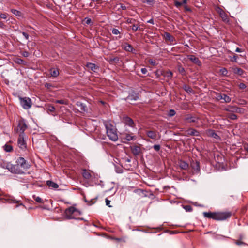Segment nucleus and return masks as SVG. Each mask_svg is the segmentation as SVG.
Wrapping results in <instances>:
<instances>
[{
  "label": "nucleus",
  "instance_id": "14",
  "mask_svg": "<svg viewBox=\"0 0 248 248\" xmlns=\"http://www.w3.org/2000/svg\"><path fill=\"white\" fill-rule=\"evenodd\" d=\"M130 148L131 152L135 156L139 155L141 153V149L139 146L134 145Z\"/></svg>",
  "mask_w": 248,
  "mask_h": 248
},
{
  "label": "nucleus",
  "instance_id": "42",
  "mask_svg": "<svg viewBox=\"0 0 248 248\" xmlns=\"http://www.w3.org/2000/svg\"><path fill=\"white\" fill-rule=\"evenodd\" d=\"M219 72L222 75L224 76H227L228 71L226 68H222L220 69Z\"/></svg>",
  "mask_w": 248,
  "mask_h": 248
},
{
  "label": "nucleus",
  "instance_id": "56",
  "mask_svg": "<svg viewBox=\"0 0 248 248\" xmlns=\"http://www.w3.org/2000/svg\"><path fill=\"white\" fill-rule=\"evenodd\" d=\"M8 17V15L6 13H1L0 14V17L1 19H6Z\"/></svg>",
  "mask_w": 248,
  "mask_h": 248
},
{
  "label": "nucleus",
  "instance_id": "34",
  "mask_svg": "<svg viewBox=\"0 0 248 248\" xmlns=\"http://www.w3.org/2000/svg\"><path fill=\"white\" fill-rule=\"evenodd\" d=\"M222 100H224V102H225V103H230L231 101V98L229 96H228L227 95L225 94H224L223 93V95H222Z\"/></svg>",
  "mask_w": 248,
  "mask_h": 248
},
{
  "label": "nucleus",
  "instance_id": "53",
  "mask_svg": "<svg viewBox=\"0 0 248 248\" xmlns=\"http://www.w3.org/2000/svg\"><path fill=\"white\" fill-rule=\"evenodd\" d=\"M238 87H239V88L240 89H242V90H243V89H245L246 87H247V86L244 83H240L239 85H238Z\"/></svg>",
  "mask_w": 248,
  "mask_h": 248
},
{
  "label": "nucleus",
  "instance_id": "13",
  "mask_svg": "<svg viewBox=\"0 0 248 248\" xmlns=\"http://www.w3.org/2000/svg\"><path fill=\"white\" fill-rule=\"evenodd\" d=\"M161 75L166 78V81L168 82L171 79L173 76V73L170 70L161 71Z\"/></svg>",
  "mask_w": 248,
  "mask_h": 248
},
{
  "label": "nucleus",
  "instance_id": "3",
  "mask_svg": "<svg viewBox=\"0 0 248 248\" xmlns=\"http://www.w3.org/2000/svg\"><path fill=\"white\" fill-rule=\"evenodd\" d=\"M106 129V133L109 139L113 141H116L118 139L117 130L110 122L106 121L104 123Z\"/></svg>",
  "mask_w": 248,
  "mask_h": 248
},
{
  "label": "nucleus",
  "instance_id": "36",
  "mask_svg": "<svg viewBox=\"0 0 248 248\" xmlns=\"http://www.w3.org/2000/svg\"><path fill=\"white\" fill-rule=\"evenodd\" d=\"M124 139L127 141H131L134 140V136H133V134H125Z\"/></svg>",
  "mask_w": 248,
  "mask_h": 248
},
{
  "label": "nucleus",
  "instance_id": "8",
  "mask_svg": "<svg viewBox=\"0 0 248 248\" xmlns=\"http://www.w3.org/2000/svg\"><path fill=\"white\" fill-rule=\"evenodd\" d=\"M20 104L22 107L25 109H28L32 106L31 99L29 97L20 98Z\"/></svg>",
  "mask_w": 248,
  "mask_h": 248
},
{
  "label": "nucleus",
  "instance_id": "35",
  "mask_svg": "<svg viewBox=\"0 0 248 248\" xmlns=\"http://www.w3.org/2000/svg\"><path fill=\"white\" fill-rule=\"evenodd\" d=\"M4 150L7 152H11L13 150V147L11 145L5 144L4 146Z\"/></svg>",
  "mask_w": 248,
  "mask_h": 248
},
{
  "label": "nucleus",
  "instance_id": "27",
  "mask_svg": "<svg viewBox=\"0 0 248 248\" xmlns=\"http://www.w3.org/2000/svg\"><path fill=\"white\" fill-rule=\"evenodd\" d=\"M123 47L125 51L128 52H132L133 50L132 46L127 43H125L123 45Z\"/></svg>",
  "mask_w": 248,
  "mask_h": 248
},
{
  "label": "nucleus",
  "instance_id": "23",
  "mask_svg": "<svg viewBox=\"0 0 248 248\" xmlns=\"http://www.w3.org/2000/svg\"><path fill=\"white\" fill-rule=\"evenodd\" d=\"M82 175L83 177L86 180L90 179L92 177L91 173L86 169L83 170Z\"/></svg>",
  "mask_w": 248,
  "mask_h": 248
},
{
  "label": "nucleus",
  "instance_id": "54",
  "mask_svg": "<svg viewBox=\"0 0 248 248\" xmlns=\"http://www.w3.org/2000/svg\"><path fill=\"white\" fill-rule=\"evenodd\" d=\"M112 239L115 240L118 242H125V240L124 238H116L114 237L112 238Z\"/></svg>",
  "mask_w": 248,
  "mask_h": 248
},
{
  "label": "nucleus",
  "instance_id": "61",
  "mask_svg": "<svg viewBox=\"0 0 248 248\" xmlns=\"http://www.w3.org/2000/svg\"><path fill=\"white\" fill-rule=\"evenodd\" d=\"M141 71L142 73L143 74H146L148 72V71L146 68H142L141 69Z\"/></svg>",
  "mask_w": 248,
  "mask_h": 248
},
{
  "label": "nucleus",
  "instance_id": "5",
  "mask_svg": "<svg viewBox=\"0 0 248 248\" xmlns=\"http://www.w3.org/2000/svg\"><path fill=\"white\" fill-rule=\"evenodd\" d=\"M28 126L26 122L23 118H21L18 120V125L16 128L17 132L20 134L25 135L24 131L27 129Z\"/></svg>",
  "mask_w": 248,
  "mask_h": 248
},
{
  "label": "nucleus",
  "instance_id": "64",
  "mask_svg": "<svg viewBox=\"0 0 248 248\" xmlns=\"http://www.w3.org/2000/svg\"><path fill=\"white\" fill-rule=\"evenodd\" d=\"M244 148L245 150L248 153V144H246L244 145Z\"/></svg>",
  "mask_w": 248,
  "mask_h": 248
},
{
  "label": "nucleus",
  "instance_id": "48",
  "mask_svg": "<svg viewBox=\"0 0 248 248\" xmlns=\"http://www.w3.org/2000/svg\"><path fill=\"white\" fill-rule=\"evenodd\" d=\"M176 114V112L175 111V110L174 109H170L169 111V113H168V115L170 116V117H172L173 116H174Z\"/></svg>",
  "mask_w": 248,
  "mask_h": 248
},
{
  "label": "nucleus",
  "instance_id": "47",
  "mask_svg": "<svg viewBox=\"0 0 248 248\" xmlns=\"http://www.w3.org/2000/svg\"><path fill=\"white\" fill-rule=\"evenodd\" d=\"M184 208L187 212H191L192 211V207L189 205H186L184 206Z\"/></svg>",
  "mask_w": 248,
  "mask_h": 248
},
{
  "label": "nucleus",
  "instance_id": "57",
  "mask_svg": "<svg viewBox=\"0 0 248 248\" xmlns=\"http://www.w3.org/2000/svg\"><path fill=\"white\" fill-rule=\"evenodd\" d=\"M174 5L177 7V8H179L180 7H181L182 5V3L181 2H179L178 1H176L175 0L174 1Z\"/></svg>",
  "mask_w": 248,
  "mask_h": 248
},
{
  "label": "nucleus",
  "instance_id": "60",
  "mask_svg": "<svg viewBox=\"0 0 248 248\" xmlns=\"http://www.w3.org/2000/svg\"><path fill=\"white\" fill-rule=\"evenodd\" d=\"M45 87L47 89H50L51 87H52V85L50 83H46L45 84Z\"/></svg>",
  "mask_w": 248,
  "mask_h": 248
},
{
  "label": "nucleus",
  "instance_id": "24",
  "mask_svg": "<svg viewBox=\"0 0 248 248\" xmlns=\"http://www.w3.org/2000/svg\"><path fill=\"white\" fill-rule=\"evenodd\" d=\"M187 134L191 136H199L200 133L197 130L193 128H189L187 130Z\"/></svg>",
  "mask_w": 248,
  "mask_h": 248
},
{
  "label": "nucleus",
  "instance_id": "19",
  "mask_svg": "<svg viewBox=\"0 0 248 248\" xmlns=\"http://www.w3.org/2000/svg\"><path fill=\"white\" fill-rule=\"evenodd\" d=\"M191 167L193 170L194 173H198L200 171V163L198 161L193 162L191 163Z\"/></svg>",
  "mask_w": 248,
  "mask_h": 248
},
{
  "label": "nucleus",
  "instance_id": "31",
  "mask_svg": "<svg viewBox=\"0 0 248 248\" xmlns=\"http://www.w3.org/2000/svg\"><path fill=\"white\" fill-rule=\"evenodd\" d=\"M15 62L19 64H22L24 65H26L27 62L22 59L16 58L15 60Z\"/></svg>",
  "mask_w": 248,
  "mask_h": 248
},
{
  "label": "nucleus",
  "instance_id": "4",
  "mask_svg": "<svg viewBox=\"0 0 248 248\" xmlns=\"http://www.w3.org/2000/svg\"><path fill=\"white\" fill-rule=\"evenodd\" d=\"M66 217L67 219H75L74 215H80V212L76 208L71 206L66 209L65 211Z\"/></svg>",
  "mask_w": 248,
  "mask_h": 248
},
{
  "label": "nucleus",
  "instance_id": "26",
  "mask_svg": "<svg viewBox=\"0 0 248 248\" xmlns=\"http://www.w3.org/2000/svg\"><path fill=\"white\" fill-rule=\"evenodd\" d=\"M179 166L181 169L186 170L188 168V164L185 161L180 160L179 161Z\"/></svg>",
  "mask_w": 248,
  "mask_h": 248
},
{
  "label": "nucleus",
  "instance_id": "2",
  "mask_svg": "<svg viewBox=\"0 0 248 248\" xmlns=\"http://www.w3.org/2000/svg\"><path fill=\"white\" fill-rule=\"evenodd\" d=\"M232 213L231 212H204L203 213V215L204 217L212 219L217 221H222L227 218H230L232 216Z\"/></svg>",
  "mask_w": 248,
  "mask_h": 248
},
{
  "label": "nucleus",
  "instance_id": "39",
  "mask_svg": "<svg viewBox=\"0 0 248 248\" xmlns=\"http://www.w3.org/2000/svg\"><path fill=\"white\" fill-rule=\"evenodd\" d=\"M11 11L13 14H14L17 16H21V12L18 10H17L15 9H11Z\"/></svg>",
  "mask_w": 248,
  "mask_h": 248
},
{
  "label": "nucleus",
  "instance_id": "45",
  "mask_svg": "<svg viewBox=\"0 0 248 248\" xmlns=\"http://www.w3.org/2000/svg\"><path fill=\"white\" fill-rule=\"evenodd\" d=\"M33 198L38 203H43L42 199L39 197L33 195Z\"/></svg>",
  "mask_w": 248,
  "mask_h": 248
},
{
  "label": "nucleus",
  "instance_id": "44",
  "mask_svg": "<svg viewBox=\"0 0 248 248\" xmlns=\"http://www.w3.org/2000/svg\"><path fill=\"white\" fill-rule=\"evenodd\" d=\"M234 243L235 244H236L237 245H238V246H241V245H244V246H246L247 245V244L244 242H243L242 240H234Z\"/></svg>",
  "mask_w": 248,
  "mask_h": 248
},
{
  "label": "nucleus",
  "instance_id": "32",
  "mask_svg": "<svg viewBox=\"0 0 248 248\" xmlns=\"http://www.w3.org/2000/svg\"><path fill=\"white\" fill-rule=\"evenodd\" d=\"M178 71L183 76H185L186 74L185 68L181 64L178 66Z\"/></svg>",
  "mask_w": 248,
  "mask_h": 248
},
{
  "label": "nucleus",
  "instance_id": "15",
  "mask_svg": "<svg viewBox=\"0 0 248 248\" xmlns=\"http://www.w3.org/2000/svg\"><path fill=\"white\" fill-rule=\"evenodd\" d=\"M59 71V69L57 67H53L49 69V72L51 77L53 78H56L60 74Z\"/></svg>",
  "mask_w": 248,
  "mask_h": 248
},
{
  "label": "nucleus",
  "instance_id": "55",
  "mask_svg": "<svg viewBox=\"0 0 248 248\" xmlns=\"http://www.w3.org/2000/svg\"><path fill=\"white\" fill-rule=\"evenodd\" d=\"M154 150L157 152L159 151L160 149V145L159 144H155L153 146Z\"/></svg>",
  "mask_w": 248,
  "mask_h": 248
},
{
  "label": "nucleus",
  "instance_id": "62",
  "mask_svg": "<svg viewBox=\"0 0 248 248\" xmlns=\"http://www.w3.org/2000/svg\"><path fill=\"white\" fill-rule=\"evenodd\" d=\"M84 199L86 202H88L89 205H92V204H93V202H92V200H91L90 201H88L86 199L85 197H84Z\"/></svg>",
  "mask_w": 248,
  "mask_h": 248
},
{
  "label": "nucleus",
  "instance_id": "49",
  "mask_svg": "<svg viewBox=\"0 0 248 248\" xmlns=\"http://www.w3.org/2000/svg\"><path fill=\"white\" fill-rule=\"evenodd\" d=\"M21 54L24 57H28L30 55V53L27 51H23L21 52Z\"/></svg>",
  "mask_w": 248,
  "mask_h": 248
},
{
  "label": "nucleus",
  "instance_id": "28",
  "mask_svg": "<svg viewBox=\"0 0 248 248\" xmlns=\"http://www.w3.org/2000/svg\"><path fill=\"white\" fill-rule=\"evenodd\" d=\"M77 106L80 108V110L85 111L86 110V105L81 102H77Z\"/></svg>",
  "mask_w": 248,
  "mask_h": 248
},
{
  "label": "nucleus",
  "instance_id": "51",
  "mask_svg": "<svg viewBox=\"0 0 248 248\" xmlns=\"http://www.w3.org/2000/svg\"><path fill=\"white\" fill-rule=\"evenodd\" d=\"M56 103L60 104H66L67 101L65 100H57L56 101Z\"/></svg>",
  "mask_w": 248,
  "mask_h": 248
},
{
  "label": "nucleus",
  "instance_id": "17",
  "mask_svg": "<svg viewBox=\"0 0 248 248\" xmlns=\"http://www.w3.org/2000/svg\"><path fill=\"white\" fill-rule=\"evenodd\" d=\"M163 36L166 41H169L170 43H172L175 41L174 37L169 32H165Z\"/></svg>",
  "mask_w": 248,
  "mask_h": 248
},
{
  "label": "nucleus",
  "instance_id": "40",
  "mask_svg": "<svg viewBox=\"0 0 248 248\" xmlns=\"http://www.w3.org/2000/svg\"><path fill=\"white\" fill-rule=\"evenodd\" d=\"M5 200L9 202H13V203H19V201H17L14 198H8L7 199H5Z\"/></svg>",
  "mask_w": 248,
  "mask_h": 248
},
{
  "label": "nucleus",
  "instance_id": "29",
  "mask_svg": "<svg viewBox=\"0 0 248 248\" xmlns=\"http://www.w3.org/2000/svg\"><path fill=\"white\" fill-rule=\"evenodd\" d=\"M119 61V58L118 57H111L108 60V62L110 64L117 63Z\"/></svg>",
  "mask_w": 248,
  "mask_h": 248
},
{
  "label": "nucleus",
  "instance_id": "22",
  "mask_svg": "<svg viewBox=\"0 0 248 248\" xmlns=\"http://www.w3.org/2000/svg\"><path fill=\"white\" fill-rule=\"evenodd\" d=\"M232 70L233 73L237 74L239 76H242L245 72V71L242 69L237 67H232Z\"/></svg>",
  "mask_w": 248,
  "mask_h": 248
},
{
  "label": "nucleus",
  "instance_id": "6",
  "mask_svg": "<svg viewBox=\"0 0 248 248\" xmlns=\"http://www.w3.org/2000/svg\"><path fill=\"white\" fill-rule=\"evenodd\" d=\"M199 120L200 119L199 117L192 116L189 114L187 115L185 118V121H186L187 123H194V124L193 126H195L197 127H200V124H199Z\"/></svg>",
  "mask_w": 248,
  "mask_h": 248
},
{
  "label": "nucleus",
  "instance_id": "10",
  "mask_svg": "<svg viewBox=\"0 0 248 248\" xmlns=\"http://www.w3.org/2000/svg\"><path fill=\"white\" fill-rule=\"evenodd\" d=\"M24 136L25 135L19 134L17 140L18 146L22 149H26L27 147L26 142L24 139Z\"/></svg>",
  "mask_w": 248,
  "mask_h": 248
},
{
  "label": "nucleus",
  "instance_id": "7",
  "mask_svg": "<svg viewBox=\"0 0 248 248\" xmlns=\"http://www.w3.org/2000/svg\"><path fill=\"white\" fill-rule=\"evenodd\" d=\"M224 110L233 113H243L245 109L243 108H239L236 106L229 105L224 108Z\"/></svg>",
  "mask_w": 248,
  "mask_h": 248
},
{
  "label": "nucleus",
  "instance_id": "16",
  "mask_svg": "<svg viewBox=\"0 0 248 248\" xmlns=\"http://www.w3.org/2000/svg\"><path fill=\"white\" fill-rule=\"evenodd\" d=\"M206 133L208 137L214 138L217 140L220 139V137L217 134L214 130L208 129L206 130Z\"/></svg>",
  "mask_w": 248,
  "mask_h": 248
},
{
  "label": "nucleus",
  "instance_id": "12",
  "mask_svg": "<svg viewBox=\"0 0 248 248\" xmlns=\"http://www.w3.org/2000/svg\"><path fill=\"white\" fill-rule=\"evenodd\" d=\"M187 58L193 63L197 65L198 66H201L202 65V63L199 59L193 55H187Z\"/></svg>",
  "mask_w": 248,
  "mask_h": 248
},
{
  "label": "nucleus",
  "instance_id": "30",
  "mask_svg": "<svg viewBox=\"0 0 248 248\" xmlns=\"http://www.w3.org/2000/svg\"><path fill=\"white\" fill-rule=\"evenodd\" d=\"M112 33L114 35H119L118 37H116V39H120L121 36L120 35L121 31L117 29L113 28L111 29Z\"/></svg>",
  "mask_w": 248,
  "mask_h": 248
},
{
  "label": "nucleus",
  "instance_id": "33",
  "mask_svg": "<svg viewBox=\"0 0 248 248\" xmlns=\"http://www.w3.org/2000/svg\"><path fill=\"white\" fill-rule=\"evenodd\" d=\"M183 89L188 93H191L193 92V90L190 86L187 85H184Z\"/></svg>",
  "mask_w": 248,
  "mask_h": 248
},
{
  "label": "nucleus",
  "instance_id": "9",
  "mask_svg": "<svg viewBox=\"0 0 248 248\" xmlns=\"http://www.w3.org/2000/svg\"><path fill=\"white\" fill-rule=\"evenodd\" d=\"M122 122L125 125H127L131 127L134 128L136 126L133 120L129 117L127 116H124L122 118Z\"/></svg>",
  "mask_w": 248,
  "mask_h": 248
},
{
  "label": "nucleus",
  "instance_id": "58",
  "mask_svg": "<svg viewBox=\"0 0 248 248\" xmlns=\"http://www.w3.org/2000/svg\"><path fill=\"white\" fill-rule=\"evenodd\" d=\"M105 202H106V205H107L108 206L110 207H111L112 206L110 205V201L107 198H106L105 199Z\"/></svg>",
  "mask_w": 248,
  "mask_h": 248
},
{
  "label": "nucleus",
  "instance_id": "63",
  "mask_svg": "<svg viewBox=\"0 0 248 248\" xmlns=\"http://www.w3.org/2000/svg\"><path fill=\"white\" fill-rule=\"evenodd\" d=\"M116 171L118 173H122L123 172V170L121 168L117 169Z\"/></svg>",
  "mask_w": 248,
  "mask_h": 248
},
{
  "label": "nucleus",
  "instance_id": "21",
  "mask_svg": "<svg viewBox=\"0 0 248 248\" xmlns=\"http://www.w3.org/2000/svg\"><path fill=\"white\" fill-rule=\"evenodd\" d=\"M146 134L149 138L155 140H157V134L156 131L151 130L147 131Z\"/></svg>",
  "mask_w": 248,
  "mask_h": 248
},
{
  "label": "nucleus",
  "instance_id": "1",
  "mask_svg": "<svg viewBox=\"0 0 248 248\" xmlns=\"http://www.w3.org/2000/svg\"><path fill=\"white\" fill-rule=\"evenodd\" d=\"M16 162L17 164L15 165L7 163L5 164V168L12 173L23 174L24 173V170H24L28 169L30 167V165L29 163L22 157L18 158Z\"/></svg>",
  "mask_w": 248,
  "mask_h": 248
},
{
  "label": "nucleus",
  "instance_id": "37",
  "mask_svg": "<svg viewBox=\"0 0 248 248\" xmlns=\"http://www.w3.org/2000/svg\"><path fill=\"white\" fill-rule=\"evenodd\" d=\"M216 96L215 98L217 101H220L222 99L223 93L218 92H214Z\"/></svg>",
  "mask_w": 248,
  "mask_h": 248
},
{
  "label": "nucleus",
  "instance_id": "59",
  "mask_svg": "<svg viewBox=\"0 0 248 248\" xmlns=\"http://www.w3.org/2000/svg\"><path fill=\"white\" fill-rule=\"evenodd\" d=\"M85 22L87 24H90L92 23V20L90 18H85Z\"/></svg>",
  "mask_w": 248,
  "mask_h": 248
},
{
  "label": "nucleus",
  "instance_id": "20",
  "mask_svg": "<svg viewBox=\"0 0 248 248\" xmlns=\"http://www.w3.org/2000/svg\"><path fill=\"white\" fill-rule=\"evenodd\" d=\"M86 66L90 70L96 72V71L98 69H99V66L96 65L94 63H91V62H87Z\"/></svg>",
  "mask_w": 248,
  "mask_h": 248
},
{
  "label": "nucleus",
  "instance_id": "52",
  "mask_svg": "<svg viewBox=\"0 0 248 248\" xmlns=\"http://www.w3.org/2000/svg\"><path fill=\"white\" fill-rule=\"evenodd\" d=\"M148 62L150 64H151L153 66H155L157 64L155 61L153 59H149L148 60Z\"/></svg>",
  "mask_w": 248,
  "mask_h": 248
},
{
  "label": "nucleus",
  "instance_id": "18",
  "mask_svg": "<svg viewBox=\"0 0 248 248\" xmlns=\"http://www.w3.org/2000/svg\"><path fill=\"white\" fill-rule=\"evenodd\" d=\"M220 17L221 18L222 21L225 23H228L229 22V18L228 15L224 12L222 10H221L219 12Z\"/></svg>",
  "mask_w": 248,
  "mask_h": 248
},
{
  "label": "nucleus",
  "instance_id": "11",
  "mask_svg": "<svg viewBox=\"0 0 248 248\" xmlns=\"http://www.w3.org/2000/svg\"><path fill=\"white\" fill-rule=\"evenodd\" d=\"M139 98V94L138 93L133 91L130 93L128 95L124 98L125 100H131V101H136Z\"/></svg>",
  "mask_w": 248,
  "mask_h": 248
},
{
  "label": "nucleus",
  "instance_id": "41",
  "mask_svg": "<svg viewBox=\"0 0 248 248\" xmlns=\"http://www.w3.org/2000/svg\"><path fill=\"white\" fill-rule=\"evenodd\" d=\"M132 30L133 31H136L138 30H140V28L138 24H136L135 23H134L132 24Z\"/></svg>",
  "mask_w": 248,
  "mask_h": 248
},
{
  "label": "nucleus",
  "instance_id": "46",
  "mask_svg": "<svg viewBox=\"0 0 248 248\" xmlns=\"http://www.w3.org/2000/svg\"><path fill=\"white\" fill-rule=\"evenodd\" d=\"M136 22V20L133 18H127L126 20V22L127 23H130L133 24L134 23Z\"/></svg>",
  "mask_w": 248,
  "mask_h": 248
},
{
  "label": "nucleus",
  "instance_id": "25",
  "mask_svg": "<svg viewBox=\"0 0 248 248\" xmlns=\"http://www.w3.org/2000/svg\"><path fill=\"white\" fill-rule=\"evenodd\" d=\"M47 185L49 187L53 189H57L59 187V185L50 180H48L46 181Z\"/></svg>",
  "mask_w": 248,
  "mask_h": 248
},
{
  "label": "nucleus",
  "instance_id": "50",
  "mask_svg": "<svg viewBox=\"0 0 248 248\" xmlns=\"http://www.w3.org/2000/svg\"><path fill=\"white\" fill-rule=\"evenodd\" d=\"M18 31L19 33H22V35L24 36V37L25 38V39L26 40H28L29 39V34L27 33H26L25 32H22L20 31Z\"/></svg>",
  "mask_w": 248,
  "mask_h": 248
},
{
  "label": "nucleus",
  "instance_id": "38",
  "mask_svg": "<svg viewBox=\"0 0 248 248\" xmlns=\"http://www.w3.org/2000/svg\"><path fill=\"white\" fill-rule=\"evenodd\" d=\"M46 108L48 111H49L51 112H54L55 110V108L53 106H52L50 104L47 105L46 106Z\"/></svg>",
  "mask_w": 248,
  "mask_h": 248
},
{
  "label": "nucleus",
  "instance_id": "43",
  "mask_svg": "<svg viewBox=\"0 0 248 248\" xmlns=\"http://www.w3.org/2000/svg\"><path fill=\"white\" fill-rule=\"evenodd\" d=\"M227 117L231 119V120H236L237 119V116L236 115H235V114L234 113H230V114H229L228 115H227Z\"/></svg>",
  "mask_w": 248,
  "mask_h": 248
}]
</instances>
